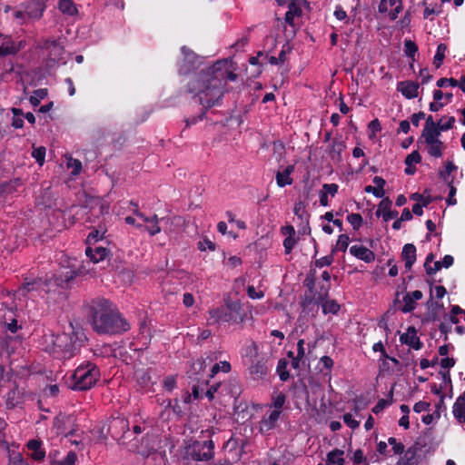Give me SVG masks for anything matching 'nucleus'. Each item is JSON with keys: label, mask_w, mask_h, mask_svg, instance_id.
<instances>
[{"label": "nucleus", "mask_w": 465, "mask_h": 465, "mask_svg": "<svg viewBox=\"0 0 465 465\" xmlns=\"http://www.w3.org/2000/svg\"><path fill=\"white\" fill-rule=\"evenodd\" d=\"M235 79L236 75L230 71L228 62L218 61L195 74L187 84V92L199 104L211 108L223 98L227 80Z\"/></svg>", "instance_id": "1"}, {"label": "nucleus", "mask_w": 465, "mask_h": 465, "mask_svg": "<svg viewBox=\"0 0 465 465\" xmlns=\"http://www.w3.org/2000/svg\"><path fill=\"white\" fill-rule=\"evenodd\" d=\"M89 309L92 326L99 334H119L130 329L129 322L104 298L92 300Z\"/></svg>", "instance_id": "2"}, {"label": "nucleus", "mask_w": 465, "mask_h": 465, "mask_svg": "<svg viewBox=\"0 0 465 465\" xmlns=\"http://www.w3.org/2000/svg\"><path fill=\"white\" fill-rule=\"evenodd\" d=\"M84 339L83 330L70 322L68 331L56 335L53 333L45 335V350L54 357L70 359L74 355L77 348L83 344Z\"/></svg>", "instance_id": "3"}, {"label": "nucleus", "mask_w": 465, "mask_h": 465, "mask_svg": "<svg viewBox=\"0 0 465 465\" xmlns=\"http://www.w3.org/2000/svg\"><path fill=\"white\" fill-rule=\"evenodd\" d=\"M100 371L96 365L91 361L80 364L71 374L68 386L75 391L91 389L99 380Z\"/></svg>", "instance_id": "4"}, {"label": "nucleus", "mask_w": 465, "mask_h": 465, "mask_svg": "<svg viewBox=\"0 0 465 465\" xmlns=\"http://www.w3.org/2000/svg\"><path fill=\"white\" fill-rule=\"evenodd\" d=\"M210 323H242L244 321V313L239 302L226 301L223 307L214 308L209 311Z\"/></svg>", "instance_id": "5"}, {"label": "nucleus", "mask_w": 465, "mask_h": 465, "mask_svg": "<svg viewBox=\"0 0 465 465\" xmlns=\"http://www.w3.org/2000/svg\"><path fill=\"white\" fill-rule=\"evenodd\" d=\"M75 273L72 271H66L64 273L54 274L51 278L43 281L41 278L34 279L32 281H26L20 288L19 292L23 295H25L27 292L37 290L44 289V287H47L45 290L47 292L51 291L49 288L50 285H55L57 287L64 288L74 277Z\"/></svg>", "instance_id": "6"}, {"label": "nucleus", "mask_w": 465, "mask_h": 465, "mask_svg": "<svg viewBox=\"0 0 465 465\" xmlns=\"http://www.w3.org/2000/svg\"><path fill=\"white\" fill-rule=\"evenodd\" d=\"M41 48L48 67H53L64 60V48L60 42L46 39L44 41Z\"/></svg>", "instance_id": "7"}, {"label": "nucleus", "mask_w": 465, "mask_h": 465, "mask_svg": "<svg viewBox=\"0 0 465 465\" xmlns=\"http://www.w3.org/2000/svg\"><path fill=\"white\" fill-rule=\"evenodd\" d=\"M188 454L193 460H210L214 456V442L212 440L195 441L189 448Z\"/></svg>", "instance_id": "8"}, {"label": "nucleus", "mask_w": 465, "mask_h": 465, "mask_svg": "<svg viewBox=\"0 0 465 465\" xmlns=\"http://www.w3.org/2000/svg\"><path fill=\"white\" fill-rule=\"evenodd\" d=\"M25 46V41L15 42L11 35L0 34V59L7 55H15Z\"/></svg>", "instance_id": "9"}, {"label": "nucleus", "mask_w": 465, "mask_h": 465, "mask_svg": "<svg viewBox=\"0 0 465 465\" xmlns=\"http://www.w3.org/2000/svg\"><path fill=\"white\" fill-rule=\"evenodd\" d=\"M131 204L134 206V214L147 223V225H143L142 229L146 231L151 236H154L161 232L162 230L159 225L160 219L156 214L146 216L138 210L137 203L131 202Z\"/></svg>", "instance_id": "10"}, {"label": "nucleus", "mask_w": 465, "mask_h": 465, "mask_svg": "<svg viewBox=\"0 0 465 465\" xmlns=\"http://www.w3.org/2000/svg\"><path fill=\"white\" fill-rule=\"evenodd\" d=\"M109 431L114 438L122 440L121 443L125 444L124 440L130 436L128 420L124 418L114 419L110 423Z\"/></svg>", "instance_id": "11"}, {"label": "nucleus", "mask_w": 465, "mask_h": 465, "mask_svg": "<svg viewBox=\"0 0 465 465\" xmlns=\"http://www.w3.org/2000/svg\"><path fill=\"white\" fill-rule=\"evenodd\" d=\"M183 59L179 64V74H186L195 68L198 63V56L186 46L181 48Z\"/></svg>", "instance_id": "12"}, {"label": "nucleus", "mask_w": 465, "mask_h": 465, "mask_svg": "<svg viewBox=\"0 0 465 465\" xmlns=\"http://www.w3.org/2000/svg\"><path fill=\"white\" fill-rule=\"evenodd\" d=\"M420 139L425 143L428 153L430 156L439 158L442 155L444 145L443 143L440 140L439 134L420 135Z\"/></svg>", "instance_id": "13"}, {"label": "nucleus", "mask_w": 465, "mask_h": 465, "mask_svg": "<svg viewBox=\"0 0 465 465\" xmlns=\"http://www.w3.org/2000/svg\"><path fill=\"white\" fill-rule=\"evenodd\" d=\"M129 449L141 454L143 457H148L155 450V439L153 435L146 434L142 438L139 445L133 443Z\"/></svg>", "instance_id": "14"}, {"label": "nucleus", "mask_w": 465, "mask_h": 465, "mask_svg": "<svg viewBox=\"0 0 465 465\" xmlns=\"http://www.w3.org/2000/svg\"><path fill=\"white\" fill-rule=\"evenodd\" d=\"M21 5L27 13V17H30L32 21L40 19L45 9L44 0H30Z\"/></svg>", "instance_id": "15"}, {"label": "nucleus", "mask_w": 465, "mask_h": 465, "mask_svg": "<svg viewBox=\"0 0 465 465\" xmlns=\"http://www.w3.org/2000/svg\"><path fill=\"white\" fill-rule=\"evenodd\" d=\"M380 13H389L391 20H395L402 10L401 0H381L378 6Z\"/></svg>", "instance_id": "16"}, {"label": "nucleus", "mask_w": 465, "mask_h": 465, "mask_svg": "<svg viewBox=\"0 0 465 465\" xmlns=\"http://www.w3.org/2000/svg\"><path fill=\"white\" fill-rule=\"evenodd\" d=\"M281 414L278 411H271L264 415L259 423V430L261 433L265 434L275 428Z\"/></svg>", "instance_id": "17"}, {"label": "nucleus", "mask_w": 465, "mask_h": 465, "mask_svg": "<svg viewBox=\"0 0 465 465\" xmlns=\"http://www.w3.org/2000/svg\"><path fill=\"white\" fill-rule=\"evenodd\" d=\"M400 341L414 350H420L422 347V342L417 335L416 329L414 327H409L407 331L401 335Z\"/></svg>", "instance_id": "18"}, {"label": "nucleus", "mask_w": 465, "mask_h": 465, "mask_svg": "<svg viewBox=\"0 0 465 465\" xmlns=\"http://www.w3.org/2000/svg\"><path fill=\"white\" fill-rule=\"evenodd\" d=\"M305 4V0H291L288 5V11L285 14V22L293 26V20L302 15V5Z\"/></svg>", "instance_id": "19"}, {"label": "nucleus", "mask_w": 465, "mask_h": 465, "mask_svg": "<svg viewBox=\"0 0 465 465\" xmlns=\"http://www.w3.org/2000/svg\"><path fill=\"white\" fill-rule=\"evenodd\" d=\"M350 252L357 259L368 263L373 262L375 259L374 252L363 245H352L350 248Z\"/></svg>", "instance_id": "20"}, {"label": "nucleus", "mask_w": 465, "mask_h": 465, "mask_svg": "<svg viewBox=\"0 0 465 465\" xmlns=\"http://www.w3.org/2000/svg\"><path fill=\"white\" fill-rule=\"evenodd\" d=\"M249 373L253 379H261L267 373V368L262 358H257L248 362Z\"/></svg>", "instance_id": "21"}, {"label": "nucleus", "mask_w": 465, "mask_h": 465, "mask_svg": "<svg viewBox=\"0 0 465 465\" xmlns=\"http://www.w3.org/2000/svg\"><path fill=\"white\" fill-rule=\"evenodd\" d=\"M422 298V292L419 290L408 292L403 297L401 311L404 313L411 312L415 309L416 302Z\"/></svg>", "instance_id": "22"}, {"label": "nucleus", "mask_w": 465, "mask_h": 465, "mask_svg": "<svg viewBox=\"0 0 465 465\" xmlns=\"http://www.w3.org/2000/svg\"><path fill=\"white\" fill-rule=\"evenodd\" d=\"M43 443L39 440H30L26 447L31 451L30 457L36 461H41L45 458V450L43 449Z\"/></svg>", "instance_id": "23"}, {"label": "nucleus", "mask_w": 465, "mask_h": 465, "mask_svg": "<svg viewBox=\"0 0 465 465\" xmlns=\"http://www.w3.org/2000/svg\"><path fill=\"white\" fill-rule=\"evenodd\" d=\"M452 413L460 425L465 424V391L457 398L452 407Z\"/></svg>", "instance_id": "24"}, {"label": "nucleus", "mask_w": 465, "mask_h": 465, "mask_svg": "<svg viewBox=\"0 0 465 465\" xmlns=\"http://www.w3.org/2000/svg\"><path fill=\"white\" fill-rule=\"evenodd\" d=\"M419 84L414 82H401L398 85V91L407 99H412L418 96Z\"/></svg>", "instance_id": "25"}, {"label": "nucleus", "mask_w": 465, "mask_h": 465, "mask_svg": "<svg viewBox=\"0 0 465 465\" xmlns=\"http://www.w3.org/2000/svg\"><path fill=\"white\" fill-rule=\"evenodd\" d=\"M294 172V165H288L283 171H278L276 173V183L279 187L282 188L286 185H291L293 182L291 177L292 173Z\"/></svg>", "instance_id": "26"}, {"label": "nucleus", "mask_w": 465, "mask_h": 465, "mask_svg": "<svg viewBox=\"0 0 465 465\" xmlns=\"http://www.w3.org/2000/svg\"><path fill=\"white\" fill-rule=\"evenodd\" d=\"M85 254L94 263H97L104 260L108 254V251L106 248L102 246L92 247L90 245L86 247Z\"/></svg>", "instance_id": "27"}, {"label": "nucleus", "mask_w": 465, "mask_h": 465, "mask_svg": "<svg viewBox=\"0 0 465 465\" xmlns=\"http://www.w3.org/2000/svg\"><path fill=\"white\" fill-rule=\"evenodd\" d=\"M401 255L405 262L406 270L411 271L416 261V247L411 243L405 244L402 248Z\"/></svg>", "instance_id": "28"}, {"label": "nucleus", "mask_w": 465, "mask_h": 465, "mask_svg": "<svg viewBox=\"0 0 465 465\" xmlns=\"http://www.w3.org/2000/svg\"><path fill=\"white\" fill-rule=\"evenodd\" d=\"M346 148L345 143L341 139H333L329 151L330 157L335 162L341 160V153Z\"/></svg>", "instance_id": "29"}, {"label": "nucleus", "mask_w": 465, "mask_h": 465, "mask_svg": "<svg viewBox=\"0 0 465 465\" xmlns=\"http://www.w3.org/2000/svg\"><path fill=\"white\" fill-rule=\"evenodd\" d=\"M344 451L340 449H335L327 454L328 465H344Z\"/></svg>", "instance_id": "30"}, {"label": "nucleus", "mask_w": 465, "mask_h": 465, "mask_svg": "<svg viewBox=\"0 0 465 465\" xmlns=\"http://www.w3.org/2000/svg\"><path fill=\"white\" fill-rule=\"evenodd\" d=\"M13 19L19 25H27L32 22L30 17H27V13L21 5L13 11Z\"/></svg>", "instance_id": "31"}, {"label": "nucleus", "mask_w": 465, "mask_h": 465, "mask_svg": "<svg viewBox=\"0 0 465 465\" xmlns=\"http://www.w3.org/2000/svg\"><path fill=\"white\" fill-rule=\"evenodd\" d=\"M433 291L432 288H430V301H428L427 305L428 309L430 311L429 318L432 321H435L438 318V311L443 308L442 305H440L438 302H433Z\"/></svg>", "instance_id": "32"}, {"label": "nucleus", "mask_w": 465, "mask_h": 465, "mask_svg": "<svg viewBox=\"0 0 465 465\" xmlns=\"http://www.w3.org/2000/svg\"><path fill=\"white\" fill-rule=\"evenodd\" d=\"M243 357L249 361L255 360L258 357V347L255 342L252 341L247 344L242 350Z\"/></svg>", "instance_id": "33"}, {"label": "nucleus", "mask_w": 465, "mask_h": 465, "mask_svg": "<svg viewBox=\"0 0 465 465\" xmlns=\"http://www.w3.org/2000/svg\"><path fill=\"white\" fill-rule=\"evenodd\" d=\"M288 364L289 362L286 359H280L277 364L276 371L282 381H286L290 378L289 371H287Z\"/></svg>", "instance_id": "34"}, {"label": "nucleus", "mask_w": 465, "mask_h": 465, "mask_svg": "<svg viewBox=\"0 0 465 465\" xmlns=\"http://www.w3.org/2000/svg\"><path fill=\"white\" fill-rule=\"evenodd\" d=\"M455 123V117L454 116H443L439 122H438V132L439 135H440L441 132H446L450 129H451Z\"/></svg>", "instance_id": "35"}, {"label": "nucleus", "mask_w": 465, "mask_h": 465, "mask_svg": "<svg viewBox=\"0 0 465 465\" xmlns=\"http://www.w3.org/2000/svg\"><path fill=\"white\" fill-rule=\"evenodd\" d=\"M438 123H435L433 117L429 115L426 118L425 125L422 130L421 135L436 134L438 132Z\"/></svg>", "instance_id": "36"}, {"label": "nucleus", "mask_w": 465, "mask_h": 465, "mask_svg": "<svg viewBox=\"0 0 465 465\" xmlns=\"http://www.w3.org/2000/svg\"><path fill=\"white\" fill-rule=\"evenodd\" d=\"M48 94L47 89L45 88H40L35 90L33 94L31 95L29 101L30 104L36 107L40 104L41 101L44 100Z\"/></svg>", "instance_id": "37"}, {"label": "nucleus", "mask_w": 465, "mask_h": 465, "mask_svg": "<svg viewBox=\"0 0 465 465\" xmlns=\"http://www.w3.org/2000/svg\"><path fill=\"white\" fill-rule=\"evenodd\" d=\"M447 51V45L445 44H440L437 47L436 54L433 57V64L436 68H440L445 58V53Z\"/></svg>", "instance_id": "38"}, {"label": "nucleus", "mask_w": 465, "mask_h": 465, "mask_svg": "<svg viewBox=\"0 0 465 465\" xmlns=\"http://www.w3.org/2000/svg\"><path fill=\"white\" fill-rule=\"evenodd\" d=\"M77 460V455L74 451L71 450L62 460H54L51 465H74Z\"/></svg>", "instance_id": "39"}, {"label": "nucleus", "mask_w": 465, "mask_h": 465, "mask_svg": "<svg viewBox=\"0 0 465 465\" xmlns=\"http://www.w3.org/2000/svg\"><path fill=\"white\" fill-rule=\"evenodd\" d=\"M59 9L66 15H74L76 14L77 9L71 0H60Z\"/></svg>", "instance_id": "40"}, {"label": "nucleus", "mask_w": 465, "mask_h": 465, "mask_svg": "<svg viewBox=\"0 0 465 465\" xmlns=\"http://www.w3.org/2000/svg\"><path fill=\"white\" fill-rule=\"evenodd\" d=\"M322 312L324 314L331 313L335 314L340 310V305L334 300H325L322 304Z\"/></svg>", "instance_id": "41"}, {"label": "nucleus", "mask_w": 465, "mask_h": 465, "mask_svg": "<svg viewBox=\"0 0 465 465\" xmlns=\"http://www.w3.org/2000/svg\"><path fill=\"white\" fill-rule=\"evenodd\" d=\"M391 201L389 198H383L378 205V209L375 213L376 216L381 217L384 215L386 213L389 212V210H391Z\"/></svg>", "instance_id": "42"}, {"label": "nucleus", "mask_w": 465, "mask_h": 465, "mask_svg": "<svg viewBox=\"0 0 465 465\" xmlns=\"http://www.w3.org/2000/svg\"><path fill=\"white\" fill-rule=\"evenodd\" d=\"M231 371V364L226 361H220L219 363H216L213 366L211 371V377H213L215 374H217L219 371H223L224 373H227Z\"/></svg>", "instance_id": "43"}, {"label": "nucleus", "mask_w": 465, "mask_h": 465, "mask_svg": "<svg viewBox=\"0 0 465 465\" xmlns=\"http://www.w3.org/2000/svg\"><path fill=\"white\" fill-rule=\"evenodd\" d=\"M66 165L69 169H72L73 175H77L81 173L82 163L79 160L70 157L67 159Z\"/></svg>", "instance_id": "44"}, {"label": "nucleus", "mask_w": 465, "mask_h": 465, "mask_svg": "<svg viewBox=\"0 0 465 465\" xmlns=\"http://www.w3.org/2000/svg\"><path fill=\"white\" fill-rule=\"evenodd\" d=\"M350 242V238L347 234H341L338 237L335 250L341 251V252H346Z\"/></svg>", "instance_id": "45"}, {"label": "nucleus", "mask_w": 465, "mask_h": 465, "mask_svg": "<svg viewBox=\"0 0 465 465\" xmlns=\"http://www.w3.org/2000/svg\"><path fill=\"white\" fill-rule=\"evenodd\" d=\"M197 247L200 251L202 252H204V251H215L216 249V245L214 242H213L210 239L208 238H203V240H200L197 243Z\"/></svg>", "instance_id": "46"}, {"label": "nucleus", "mask_w": 465, "mask_h": 465, "mask_svg": "<svg viewBox=\"0 0 465 465\" xmlns=\"http://www.w3.org/2000/svg\"><path fill=\"white\" fill-rule=\"evenodd\" d=\"M347 221L354 230H359L362 225V217L360 213H351L347 216Z\"/></svg>", "instance_id": "47"}, {"label": "nucleus", "mask_w": 465, "mask_h": 465, "mask_svg": "<svg viewBox=\"0 0 465 465\" xmlns=\"http://www.w3.org/2000/svg\"><path fill=\"white\" fill-rule=\"evenodd\" d=\"M45 148L41 146L37 148H34L32 152V156L35 159V161L40 164L43 165L45 163Z\"/></svg>", "instance_id": "48"}, {"label": "nucleus", "mask_w": 465, "mask_h": 465, "mask_svg": "<svg viewBox=\"0 0 465 465\" xmlns=\"http://www.w3.org/2000/svg\"><path fill=\"white\" fill-rule=\"evenodd\" d=\"M105 231L94 230L92 231L86 239V243L90 246L92 243H95L98 240L102 239Z\"/></svg>", "instance_id": "49"}, {"label": "nucleus", "mask_w": 465, "mask_h": 465, "mask_svg": "<svg viewBox=\"0 0 465 465\" xmlns=\"http://www.w3.org/2000/svg\"><path fill=\"white\" fill-rule=\"evenodd\" d=\"M417 51H418V47L414 42H412L411 40H405L404 52L407 56L414 57Z\"/></svg>", "instance_id": "50"}, {"label": "nucleus", "mask_w": 465, "mask_h": 465, "mask_svg": "<svg viewBox=\"0 0 465 465\" xmlns=\"http://www.w3.org/2000/svg\"><path fill=\"white\" fill-rule=\"evenodd\" d=\"M202 106L203 107V110L201 112V114H199L198 115L192 116V117L185 119L186 127H189L193 124H197L198 122L202 121L205 117L206 111L209 108H205L203 105H202Z\"/></svg>", "instance_id": "51"}, {"label": "nucleus", "mask_w": 465, "mask_h": 465, "mask_svg": "<svg viewBox=\"0 0 465 465\" xmlns=\"http://www.w3.org/2000/svg\"><path fill=\"white\" fill-rule=\"evenodd\" d=\"M164 407V411H166L167 409H172L173 412L177 415V416H180L181 413H182V410L178 404V401L175 400L174 401V404H173L172 401L170 400H167V401H163V403H162Z\"/></svg>", "instance_id": "52"}, {"label": "nucleus", "mask_w": 465, "mask_h": 465, "mask_svg": "<svg viewBox=\"0 0 465 465\" xmlns=\"http://www.w3.org/2000/svg\"><path fill=\"white\" fill-rule=\"evenodd\" d=\"M421 161V156L418 151H413L410 153L404 163L407 166H411L412 164L419 163Z\"/></svg>", "instance_id": "53"}, {"label": "nucleus", "mask_w": 465, "mask_h": 465, "mask_svg": "<svg viewBox=\"0 0 465 465\" xmlns=\"http://www.w3.org/2000/svg\"><path fill=\"white\" fill-rule=\"evenodd\" d=\"M453 95L451 93H442L440 90H435L433 92V99L437 102L441 101L443 98H445L446 102L444 103L447 104L448 103L451 102Z\"/></svg>", "instance_id": "54"}, {"label": "nucleus", "mask_w": 465, "mask_h": 465, "mask_svg": "<svg viewBox=\"0 0 465 465\" xmlns=\"http://www.w3.org/2000/svg\"><path fill=\"white\" fill-rule=\"evenodd\" d=\"M285 396L283 394H279L277 395L274 400H273V402H272V407H273V410L272 411H278V412L281 414L282 413V408L283 407L284 403H285Z\"/></svg>", "instance_id": "55"}, {"label": "nucleus", "mask_w": 465, "mask_h": 465, "mask_svg": "<svg viewBox=\"0 0 465 465\" xmlns=\"http://www.w3.org/2000/svg\"><path fill=\"white\" fill-rule=\"evenodd\" d=\"M457 169V166L451 162V161H449L447 162L446 163V166H445V170L444 171H440V177L446 181V182H450L448 180V176L450 174V173L454 170Z\"/></svg>", "instance_id": "56"}, {"label": "nucleus", "mask_w": 465, "mask_h": 465, "mask_svg": "<svg viewBox=\"0 0 465 465\" xmlns=\"http://www.w3.org/2000/svg\"><path fill=\"white\" fill-rule=\"evenodd\" d=\"M388 443L392 447L393 452L395 454H401L404 451V445L401 442H398L395 438H389Z\"/></svg>", "instance_id": "57"}, {"label": "nucleus", "mask_w": 465, "mask_h": 465, "mask_svg": "<svg viewBox=\"0 0 465 465\" xmlns=\"http://www.w3.org/2000/svg\"><path fill=\"white\" fill-rule=\"evenodd\" d=\"M296 243V240L294 236L289 235L283 240V247L286 254L291 253L292 250L293 249L294 245Z\"/></svg>", "instance_id": "58"}, {"label": "nucleus", "mask_w": 465, "mask_h": 465, "mask_svg": "<svg viewBox=\"0 0 465 465\" xmlns=\"http://www.w3.org/2000/svg\"><path fill=\"white\" fill-rule=\"evenodd\" d=\"M343 421L351 429H356L360 426V422L356 420L351 413H345L343 415Z\"/></svg>", "instance_id": "59"}, {"label": "nucleus", "mask_w": 465, "mask_h": 465, "mask_svg": "<svg viewBox=\"0 0 465 465\" xmlns=\"http://www.w3.org/2000/svg\"><path fill=\"white\" fill-rule=\"evenodd\" d=\"M351 459L352 461L356 464L364 462V465H369V462L366 460V458L364 457L363 451L361 450H355Z\"/></svg>", "instance_id": "60"}, {"label": "nucleus", "mask_w": 465, "mask_h": 465, "mask_svg": "<svg viewBox=\"0 0 465 465\" xmlns=\"http://www.w3.org/2000/svg\"><path fill=\"white\" fill-rule=\"evenodd\" d=\"M338 188L339 186L336 183H324L322 185V192L326 193L327 195L330 194L334 197L338 192Z\"/></svg>", "instance_id": "61"}, {"label": "nucleus", "mask_w": 465, "mask_h": 465, "mask_svg": "<svg viewBox=\"0 0 465 465\" xmlns=\"http://www.w3.org/2000/svg\"><path fill=\"white\" fill-rule=\"evenodd\" d=\"M365 192L372 193L377 198H382L385 194L383 188H377L375 186L368 185L365 187Z\"/></svg>", "instance_id": "62"}, {"label": "nucleus", "mask_w": 465, "mask_h": 465, "mask_svg": "<svg viewBox=\"0 0 465 465\" xmlns=\"http://www.w3.org/2000/svg\"><path fill=\"white\" fill-rule=\"evenodd\" d=\"M447 183L450 187L449 198H448L447 202H448V204L454 205L457 203V200L455 198L457 190H456V187L453 185L452 181L447 182Z\"/></svg>", "instance_id": "63"}, {"label": "nucleus", "mask_w": 465, "mask_h": 465, "mask_svg": "<svg viewBox=\"0 0 465 465\" xmlns=\"http://www.w3.org/2000/svg\"><path fill=\"white\" fill-rule=\"evenodd\" d=\"M447 85L458 86V81L454 78H440L437 81L438 87H445Z\"/></svg>", "instance_id": "64"}]
</instances>
